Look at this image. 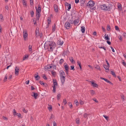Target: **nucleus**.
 Returning <instances> with one entry per match:
<instances>
[{"label":"nucleus","instance_id":"obj_32","mask_svg":"<svg viewBox=\"0 0 126 126\" xmlns=\"http://www.w3.org/2000/svg\"><path fill=\"white\" fill-rule=\"evenodd\" d=\"M121 98L123 99V101H124L125 100V97L124 95L122 94L121 95Z\"/></svg>","mask_w":126,"mask_h":126},{"label":"nucleus","instance_id":"obj_36","mask_svg":"<svg viewBox=\"0 0 126 126\" xmlns=\"http://www.w3.org/2000/svg\"><path fill=\"white\" fill-rule=\"evenodd\" d=\"M64 62V60L63 59H61L60 60L59 63H60L61 64H62L63 62Z\"/></svg>","mask_w":126,"mask_h":126},{"label":"nucleus","instance_id":"obj_20","mask_svg":"<svg viewBox=\"0 0 126 126\" xmlns=\"http://www.w3.org/2000/svg\"><path fill=\"white\" fill-rule=\"evenodd\" d=\"M98 47L100 48H102L103 49L105 50H106V48L104 46L102 47V46L100 45H98Z\"/></svg>","mask_w":126,"mask_h":126},{"label":"nucleus","instance_id":"obj_4","mask_svg":"<svg viewBox=\"0 0 126 126\" xmlns=\"http://www.w3.org/2000/svg\"><path fill=\"white\" fill-rule=\"evenodd\" d=\"M65 26L67 29H69L71 27L70 24L69 22H66L65 24Z\"/></svg>","mask_w":126,"mask_h":126},{"label":"nucleus","instance_id":"obj_22","mask_svg":"<svg viewBox=\"0 0 126 126\" xmlns=\"http://www.w3.org/2000/svg\"><path fill=\"white\" fill-rule=\"evenodd\" d=\"M0 20L2 21L3 20V18L2 14H0Z\"/></svg>","mask_w":126,"mask_h":126},{"label":"nucleus","instance_id":"obj_55","mask_svg":"<svg viewBox=\"0 0 126 126\" xmlns=\"http://www.w3.org/2000/svg\"><path fill=\"white\" fill-rule=\"evenodd\" d=\"M118 7L119 8H121V5L120 4H118Z\"/></svg>","mask_w":126,"mask_h":126},{"label":"nucleus","instance_id":"obj_30","mask_svg":"<svg viewBox=\"0 0 126 126\" xmlns=\"http://www.w3.org/2000/svg\"><path fill=\"white\" fill-rule=\"evenodd\" d=\"M28 56L27 55H25V57H24L23 58V60L24 61L28 57Z\"/></svg>","mask_w":126,"mask_h":126},{"label":"nucleus","instance_id":"obj_23","mask_svg":"<svg viewBox=\"0 0 126 126\" xmlns=\"http://www.w3.org/2000/svg\"><path fill=\"white\" fill-rule=\"evenodd\" d=\"M79 21V19H77L76 20H75L74 21V24L75 25L76 23H78Z\"/></svg>","mask_w":126,"mask_h":126},{"label":"nucleus","instance_id":"obj_6","mask_svg":"<svg viewBox=\"0 0 126 126\" xmlns=\"http://www.w3.org/2000/svg\"><path fill=\"white\" fill-rule=\"evenodd\" d=\"M23 36L24 39H25L28 36V34L27 33V32L26 31H24L23 32Z\"/></svg>","mask_w":126,"mask_h":126},{"label":"nucleus","instance_id":"obj_35","mask_svg":"<svg viewBox=\"0 0 126 126\" xmlns=\"http://www.w3.org/2000/svg\"><path fill=\"white\" fill-rule=\"evenodd\" d=\"M110 26L109 25H107V30L108 31H109L110 30Z\"/></svg>","mask_w":126,"mask_h":126},{"label":"nucleus","instance_id":"obj_15","mask_svg":"<svg viewBox=\"0 0 126 126\" xmlns=\"http://www.w3.org/2000/svg\"><path fill=\"white\" fill-rule=\"evenodd\" d=\"M63 43V41L59 40L58 42V45H62Z\"/></svg>","mask_w":126,"mask_h":126},{"label":"nucleus","instance_id":"obj_56","mask_svg":"<svg viewBox=\"0 0 126 126\" xmlns=\"http://www.w3.org/2000/svg\"><path fill=\"white\" fill-rule=\"evenodd\" d=\"M63 102L64 103V105H65L67 103V101L66 100V99H64L63 100Z\"/></svg>","mask_w":126,"mask_h":126},{"label":"nucleus","instance_id":"obj_9","mask_svg":"<svg viewBox=\"0 0 126 126\" xmlns=\"http://www.w3.org/2000/svg\"><path fill=\"white\" fill-rule=\"evenodd\" d=\"M40 12H37L36 14V19H37L38 20L39 19L40 16Z\"/></svg>","mask_w":126,"mask_h":126},{"label":"nucleus","instance_id":"obj_51","mask_svg":"<svg viewBox=\"0 0 126 126\" xmlns=\"http://www.w3.org/2000/svg\"><path fill=\"white\" fill-rule=\"evenodd\" d=\"M16 115H17L18 117H20L21 116V114L20 113H17L16 114Z\"/></svg>","mask_w":126,"mask_h":126},{"label":"nucleus","instance_id":"obj_50","mask_svg":"<svg viewBox=\"0 0 126 126\" xmlns=\"http://www.w3.org/2000/svg\"><path fill=\"white\" fill-rule=\"evenodd\" d=\"M70 67H71V69L73 70H74L75 69H74V65H72V66H71Z\"/></svg>","mask_w":126,"mask_h":126},{"label":"nucleus","instance_id":"obj_33","mask_svg":"<svg viewBox=\"0 0 126 126\" xmlns=\"http://www.w3.org/2000/svg\"><path fill=\"white\" fill-rule=\"evenodd\" d=\"M69 59H70V61L72 63L74 62V61L73 59V58L72 57H70L69 58Z\"/></svg>","mask_w":126,"mask_h":126},{"label":"nucleus","instance_id":"obj_52","mask_svg":"<svg viewBox=\"0 0 126 126\" xmlns=\"http://www.w3.org/2000/svg\"><path fill=\"white\" fill-rule=\"evenodd\" d=\"M2 118L4 120L6 121H7L8 120V119L7 117H5L4 116H3L2 117Z\"/></svg>","mask_w":126,"mask_h":126},{"label":"nucleus","instance_id":"obj_19","mask_svg":"<svg viewBox=\"0 0 126 126\" xmlns=\"http://www.w3.org/2000/svg\"><path fill=\"white\" fill-rule=\"evenodd\" d=\"M39 33L38 32V31L37 30H36L35 31V36L36 37L38 36L39 35Z\"/></svg>","mask_w":126,"mask_h":126},{"label":"nucleus","instance_id":"obj_13","mask_svg":"<svg viewBox=\"0 0 126 126\" xmlns=\"http://www.w3.org/2000/svg\"><path fill=\"white\" fill-rule=\"evenodd\" d=\"M35 78L36 80H38L40 78V77L38 75V73H37L35 74Z\"/></svg>","mask_w":126,"mask_h":126},{"label":"nucleus","instance_id":"obj_47","mask_svg":"<svg viewBox=\"0 0 126 126\" xmlns=\"http://www.w3.org/2000/svg\"><path fill=\"white\" fill-rule=\"evenodd\" d=\"M103 116L107 120H108V117L106 115H103Z\"/></svg>","mask_w":126,"mask_h":126},{"label":"nucleus","instance_id":"obj_61","mask_svg":"<svg viewBox=\"0 0 126 126\" xmlns=\"http://www.w3.org/2000/svg\"><path fill=\"white\" fill-rule=\"evenodd\" d=\"M115 30L117 31H118L119 30V28L117 26H115Z\"/></svg>","mask_w":126,"mask_h":126},{"label":"nucleus","instance_id":"obj_48","mask_svg":"<svg viewBox=\"0 0 126 126\" xmlns=\"http://www.w3.org/2000/svg\"><path fill=\"white\" fill-rule=\"evenodd\" d=\"M39 83L42 85H45V83L41 81H40Z\"/></svg>","mask_w":126,"mask_h":126},{"label":"nucleus","instance_id":"obj_2","mask_svg":"<svg viewBox=\"0 0 126 126\" xmlns=\"http://www.w3.org/2000/svg\"><path fill=\"white\" fill-rule=\"evenodd\" d=\"M94 4V1L92 0H91L87 3V5L88 7L90 8L91 9L95 10L96 8L95 7H93Z\"/></svg>","mask_w":126,"mask_h":126},{"label":"nucleus","instance_id":"obj_39","mask_svg":"<svg viewBox=\"0 0 126 126\" xmlns=\"http://www.w3.org/2000/svg\"><path fill=\"white\" fill-rule=\"evenodd\" d=\"M80 2L81 4H83L85 3L84 0H80Z\"/></svg>","mask_w":126,"mask_h":126},{"label":"nucleus","instance_id":"obj_37","mask_svg":"<svg viewBox=\"0 0 126 126\" xmlns=\"http://www.w3.org/2000/svg\"><path fill=\"white\" fill-rule=\"evenodd\" d=\"M57 96V99L58 100H59L60 99V98L61 97V95L60 94H58Z\"/></svg>","mask_w":126,"mask_h":126},{"label":"nucleus","instance_id":"obj_49","mask_svg":"<svg viewBox=\"0 0 126 126\" xmlns=\"http://www.w3.org/2000/svg\"><path fill=\"white\" fill-rule=\"evenodd\" d=\"M68 105L69 106L70 108H71L72 106V104L70 102H68Z\"/></svg>","mask_w":126,"mask_h":126},{"label":"nucleus","instance_id":"obj_63","mask_svg":"<svg viewBox=\"0 0 126 126\" xmlns=\"http://www.w3.org/2000/svg\"><path fill=\"white\" fill-rule=\"evenodd\" d=\"M53 126H56L57 125L56 123L54 121L53 122Z\"/></svg>","mask_w":126,"mask_h":126},{"label":"nucleus","instance_id":"obj_31","mask_svg":"<svg viewBox=\"0 0 126 126\" xmlns=\"http://www.w3.org/2000/svg\"><path fill=\"white\" fill-rule=\"evenodd\" d=\"M106 34H105V39L106 40H109V38L108 35H107V36H106Z\"/></svg>","mask_w":126,"mask_h":126},{"label":"nucleus","instance_id":"obj_5","mask_svg":"<svg viewBox=\"0 0 126 126\" xmlns=\"http://www.w3.org/2000/svg\"><path fill=\"white\" fill-rule=\"evenodd\" d=\"M36 12H41V6L40 5H38V8L37 9L36 7H35Z\"/></svg>","mask_w":126,"mask_h":126},{"label":"nucleus","instance_id":"obj_1","mask_svg":"<svg viewBox=\"0 0 126 126\" xmlns=\"http://www.w3.org/2000/svg\"><path fill=\"white\" fill-rule=\"evenodd\" d=\"M56 46V44L54 42L52 41L46 42L44 45V47L49 51H52Z\"/></svg>","mask_w":126,"mask_h":126},{"label":"nucleus","instance_id":"obj_21","mask_svg":"<svg viewBox=\"0 0 126 126\" xmlns=\"http://www.w3.org/2000/svg\"><path fill=\"white\" fill-rule=\"evenodd\" d=\"M33 96L35 99H36L37 97L38 96V94L37 93H35L34 92H33Z\"/></svg>","mask_w":126,"mask_h":126},{"label":"nucleus","instance_id":"obj_42","mask_svg":"<svg viewBox=\"0 0 126 126\" xmlns=\"http://www.w3.org/2000/svg\"><path fill=\"white\" fill-rule=\"evenodd\" d=\"M69 23H71V24H73V23H74V21L72 20H70L69 21Z\"/></svg>","mask_w":126,"mask_h":126},{"label":"nucleus","instance_id":"obj_59","mask_svg":"<svg viewBox=\"0 0 126 126\" xmlns=\"http://www.w3.org/2000/svg\"><path fill=\"white\" fill-rule=\"evenodd\" d=\"M22 110L23 111L25 112V113H26L27 112V110H26L25 108H23V109H22Z\"/></svg>","mask_w":126,"mask_h":126},{"label":"nucleus","instance_id":"obj_8","mask_svg":"<svg viewBox=\"0 0 126 126\" xmlns=\"http://www.w3.org/2000/svg\"><path fill=\"white\" fill-rule=\"evenodd\" d=\"M66 4H65L67 6V7L68 8V9L67 10L68 11H69V10L71 8V5L70 4H69L67 3H66Z\"/></svg>","mask_w":126,"mask_h":126},{"label":"nucleus","instance_id":"obj_3","mask_svg":"<svg viewBox=\"0 0 126 126\" xmlns=\"http://www.w3.org/2000/svg\"><path fill=\"white\" fill-rule=\"evenodd\" d=\"M100 8L102 10H110V8L108 6H107L105 4L101 5L100 6Z\"/></svg>","mask_w":126,"mask_h":126},{"label":"nucleus","instance_id":"obj_44","mask_svg":"<svg viewBox=\"0 0 126 126\" xmlns=\"http://www.w3.org/2000/svg\"><path fill=\"white\" fill-rule=\"evenodd\" d=\"M79 119L78 118H77L76 119V123L77 124H79Z\"/></svg>","mask_w":126,"mask_h":126},{"label":"nucleus","instance_id":"obj_11","mask_svg":"<svg viewBox=\"0 0 126 126\" xmlns=\"http://www.w3.org/2000/svg\"><path fill=\"white\" fill-rule=\"evenodd\" d=\"M54 7L55 11L56 12H57L58 11V8L56 4L54 5Z\"/></svg>","mask_w":126,"mask_h":126},{"label":"nucleus","instance_id":"obj_29","mask_svg":"<svg viewBox=\"0 0 126 126\" xmlns=\"http://www.w3.org/2000/svg\"><path fill=\"white\" fill-rule=\"evenodd\" d=\"M23 5L24 6L26 7L27 6L26 3L25 1L24 0H23Z\"/></svg>","mask_w":126,"mask_h":126},{"label":"nucleus","instance_id":"obj_60","mask_svg":"<svg viewBox=\"0 0 126 126\" xmlns=\"http://www.w3.org/2000/svg\"><path fill=\"white\" fill-rule=\"evenodd\" d=\"M93 100L96 103H97L98 102V101L95 98H93Z\"/></svg>","mask_w":126,"mask_h":126},{"label":"nucleus","instance_id":"obj_17","mask_svg":"<svg viewBox=\"0 0 126 126\" xmlns=\"http://www.w3.org/2000/svg\"><path fill=\"white\" fill-rule=\"evenodd\" d=\"M81 30L82 32L83 33L84 32L85 30V29L84 27L83 26H81Z\"/></svg>","mask_w":126,"mask_h":126},{"label":"nucleus","instance_id":"obj_10","mask_svg":"<svg viewBox=\"0 0 126 126\" xmlns=\"http://www.w3.org/2000/svg\"><path fill=\"white\" fill-rule=\"evenodd\" d=\"M62 83L63 84L65 81V77H60Z\"/></svg>","mask_w":126,"mask_h":126},{"label":"nucleus","instance_id":"obj_12","mask_svg":"<svg viewBox=\"0 0 126 126\" xmlns=\"http://www.w3.org/2000/svg\"><path fill=\"white\" fill-rule=\"evenodd\" d=\"M64 67L65 70H68L69 67L66 63H64Z\"/></svg>","mask_w":126,"mask_h":126},{"label":"nucleus","instance_id":"obj_40","mask_svg":"<svg viewBox=\"0 0 126 126\" xmlns=\"http://www.w3.org/2000/svg\"><path fill=\"white\" fill-rule=\"evenodd\" d=\"M54 25L53 26H52V30L53 31H55V29H56L55 25V24H54Z\"/></svg>","mask_w":126,"mask_h":126},{"label":"nucleus","instance_id":"obj_24","mask_svg":"<svg viewBox=\"0 0 126 126\" xmlns=\"http://www.w3.org/2000/svg\"><path fill=\"white\" fill-rule=\"evenodd\" d=\"M30 13L31 14V17H33L34 15V12H33V11L32 10H31Z\"/></svg>","mask_w":126,"mask_h":126},{"label":"nucleus","instance_id":"obj_58","mask_svg":"<svg viewBox=\"0 0 126 126\" xmlns=\"http://www.w3.org/2000/svg\"><path fill=\"white\" fill-rule=\"evenodd\" d=\"M54 118V115L53 114H51V116L50 117V118L49 119H51V118Z\"/></svg>","mask_w":126,"mask_h":126},{"label":"nucleus","instance_id":"obj_25","mask_svg":"<svg viewBox=\"0 0 126 126\" xmlns=\"http://www.w3.org/2000/svg\"><path fill=\"white\" fill-rule=\"evenodd\" d=\"M90 93L92 95H93L95 94L94 91L93 90H91L90 91Z\"/></svg>","mask_w":126,"mask_h":126},{"label":"nucleus","instance_id":"obj_7","mask_svg":"<svg viewBox=\"0 0 126 126\" xmlns=\"http://www.w3.org/2000/svg\"><path fill=\"white\" fill-rule=\"evenodd\" d=\"M65 74L64 72L62 70L60 72V77H64Z\"/></svg>","mask_w":126,"mask_h":126},{"label":"nucleus","instance_id":"obj_34","mask_svg":"<svg viewBox=\"0 0 126 126\" xmlns=\"http://www.w3.org/2000/svg\"><path fill=\"white\" fill-rule=\"evenodd\" d=\"M43 77L44 79L47 80V77L45 74H43Z\"/></svg>","mask_w":126,"mask_h":126},{"label":"nucleus","instance_id":"obj_18","mask_svg":"<svg viewBox=\"0 0 126 126\" xmlns=\"http://www.w3.org/2000/svg\"><path fill=\"white\" fill-rule=\"evenodd\" d=\"M109 66L106 65H103V67L106 70H109Z\"/></svg>","mask_w":126,"mask_h":126},{"label":"nucleus","instance_id":"obj_46","mask_svg":"<svg viewBox=\"0 0 126 126\" xmlns=\"http://www.w3.org/2000/svg\"><path fill=\"white\" fill-rule=\"evenodd\" d=\"M7 77H8V76H7V74H6V75H5V78L4 79V81H6V80H7Z\"/></svg>","mask_w":126,"mask_h":126},{"label":"nucleus","instance_id":"obj_28","mask_svg":"<svg viewBox=\"0 0 126 126\" xmlns=\"http://www.w3.org/2000/svg\"><path fill=\"white\" fill-rule=\"evenodd\" d=\"M111 74H112L114 77H115L116 76L115 74L114 71H111Z\"/></svg>","mask_w":126,"mask_h":126},{"label":"nucleus","instance_id":"obj_54","mask_svg":"<svg viewBox=\"0 0 126 126\" xmlns=\"http://www.w3.org/2000/svg\"><path fill=\"white\" fill-rule=\"evenodd\" d=\"M80 104L81 105H82L84 104V102L82 101L81 100H80Z\"/></svg>","mask_w":126,"mask_h":126},{"label":"nucleus","instance_id":"obj_57","mask_svg":"<svg viewBox=\"0 0 126 126\" xmlns=\"http://www.w3.org/2000/svg\"><path fill=\"white\" fill-rule=\"evenodd\" d=\"M12 78V75H10L9 76V77L8 78V79L10 80Z\"/></svg>","mask_w":126,"mask_h":126},{"label":"nucleus","instance_id":"obj_62","mask_svg":"<svg viewBox=\"0 0 126 126\" xmlns=\"http://www.w3.org/2000/svg\"><path fill=\"white\" fill-rule=\"evenodd\" d=\"M93 86L94 87H96L97 86V85L96 84L94 83Z\"/></svg>","mask_w":126,"mask_h":126},{"label":"nucleus","instance_id":"obj_26","mask_svg":"<svg viewBox=\"0 0 126 126\" xmlns=\"http://www.w3.org/2000/svg\"><path fill=\"white\" fill-rule=\"evenodd\" d=\"M53 85H57V83L56 80H54V79H53Z\"/></svg>","mask_w":126,"mask_h":126},{"label":"nucleus","instance_id":"obj_41","mask_svg":"<svg viewBox=\"0 0 126 126\" xmlns=\"http://www.w3.org/2000/svg\"><path fill=\"white\" fill-rule=\"evenodd\" d=\"M95 68L96 69L100 70V67L98 65H97L95 67Z\"/></svg>","mask_w":126,"mask_h":126},{"label":"nucleus","instance_id":"obj_64","mask_svg":"<svg viewBox=\"0 0 126 126\" xmlns=\"http://www.w3.org/2000/svg\"><path fill=\"white\" fill-rule=\"evenodd\" d=\"M51 74L53 75H55V72H54L53 71H51Z\"/></svg>","mask_w":126,"mask_h":126},{"label":"nucleus","instance_id":"obj_43","mask_svg":"<svg viewBox=\"0 0 126 126\" xmlns=\"http://www.w3.org/2000/svg\"><path fill=\"white\" fill-rule=\"evenodd\" d=\"M16 112L15 110V109H13V115L14 116L15 115H16Z\"/></svg>","mask_w":126,"mask_h":126},{"label":"nucleus","instance_id":"obj_53","mask_svg":"<svg viewBox=\"0 0 126 126\" xmlns=\"http://www.w3.org/2000/svg\"><path fill=\"white\" fill-rule=\"evenodd\" d=\"M119 38L120 40H122V36L121 35H119Z\"/></svg>","mask_w":126,"mask_h":126},{"label":"nucleus","instance_id":"obj_16","mask_svg":"<svg viewBox=\"0 0 126 126\" xmlns=\"http://www.w3.org/2000/svg\"><path fill=\"white\" fill-rule=\"evenodd\" d=\"M19 68H18L17 66L15 67V74L16 75L17 73H18L19 72Z\"/></svg>","mask_w":126,"mask_h":126},{"label":"nucleus","instance_id":"obj_14","mask_svg":"<svg viewBox=\"0 0 126 126\" xmlns=\"http://www.w3.org/2000/svg\"><path fill=\"white\" fill-rule=\"evenodd\" d=\"M51 68H52L51 66H50L49 65L45 66L44 67V68L46 70H47L48 69H50Z\"/></svg>","mask_w":126,"mask_h":126},{"label":"nucleus","instance_id":"obj_45","mask_svg":"<svg viewBox=\"0 0 126 126\" xmlns=\"http://www.w3.org/2000/svg\"><path fill=\"white\" fill-rule=\"evenodd\" d=\"M87 115L88 114L87 113H85L84 114L83 116L85 118H87V119L88 118L87 117Z\"/></svg>","mask_w":126,"mask_h":126},{"label":"nucleus","instance_id":"obj_27","mask_svg":"<svg viewBox=\"0 0 126 126\" xmlns=\"http://www.w3.org/2000/svg\"><path fill=\"white\" fill-rule=\"evenodd\" d=\"M32 46L31 45H29V51H32Z\"/></svg>","mask_w":126,"mask_h":126},{"label":"nucleus","instance_id":"obj_38","mask_svg":"<svg viewBox=\"0 0 126 126\" xmlns=\"http://www.w3.org/2000/svg\"><path fill=\"white\" fill-rule=\"evenodd\" d=\"M104 80L108 83H111L110 81L108 80L107 79H105Z\"/></svg>","mask_w":126,"mask_h":126}]
</instances>
